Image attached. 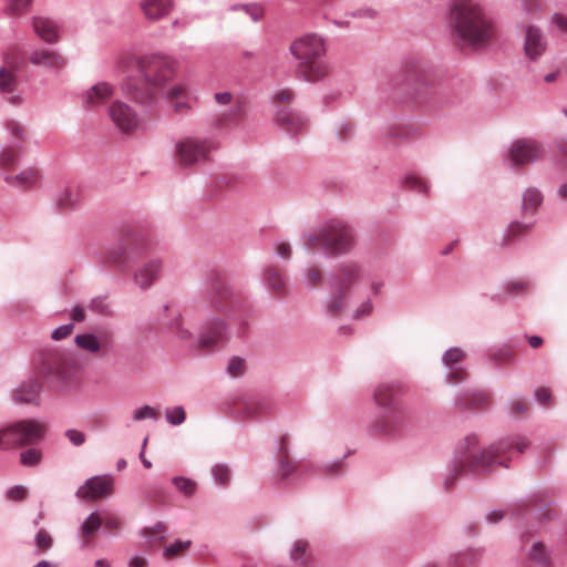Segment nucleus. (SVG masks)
<instances>
[{"mask_svg":"<svg viewBox=\"0 0 567 567\" xmlns=\"http://www.w3.org/2000/svg\"><path fill=\"white\" fill-rule=\"evenodd\" d=\"M528 446L529 441L526 437L516 435L482 447L476 434H467L456 445L454 457L443 478V488L451 491L462 475H482L498 465L508 467L509 456L513 453H523Z\"/></svg>","mask_w":567,"mask_h":567,"instance_id":"f257e3e1","label":"nucleus"},{"mask_svg":"<svg viewBox=\"0 0 567 567\" xmlns=\"http://www.w3.org/2000/svg\"><path fill=\"white\" fill-rule=\"evenodd\" d=\"M451 20L458 35L470 44H484L493 35L492 23L475 0H454Z\"/></svg>","mask_w":567,"mask_h":567,"instance_id":"f03ea898","label":"nucleus"},{"mask_svg":"<svg viewBox=\"0 0 567 567\" xmlns=\"http://www.w3.org/2000/svg\"><path fill=\"white\" fill-rule=\"evenodd\" d=\"M34 372L54 390L74 388L82 374V367L76 357H38L33 363Z\"/></svg>","mask_w":567,"mask_h":567,"instance_id":"7ed1b4c3","label":"nucleus"},{"mask_svg":"<svg viewBox=\"0 0 567 567\" xmlns=\"http://www.w3.org/2000/svg\"><path fill=\"white\" fill-rule=\"evenodd\" d=\"M352 244V230L341 221H332L326 225L317 233L306 236L305 240L307 248H321L331 255L347 251Z\"/></svg>","mask_w":567,"mask_h":567,"instance_id":"20e7f679","label":"nucleus"},{"mask_svg":"<svg viewBox=\"0 0 567 567\" xmlns=\"http://www.w3.org/2000/svg\"><path fill=\"white\" fill-rule=\"evenodd\" d=\"M45 423L24 419L0 430V449L20 447L41 442L45 437Z\"/></svg>","mask_w":567,"mask_h":567,"instance_id":"39448f33","label":"nucleus"},{"mask_svg":"<svg viewBox=\"0 0 567 567\" xmlns=\"http://www.w3.org/2000/svg\"><path fill=\"white\" fill-rule=\"evenodd\" d=\"M557 512L551 507V503H544L537 497H532L515 513V522L522 529L520 539L524 543L529 535L544 528L545 525L556 519Z\"/></svg>","mask_w":567,"mask_h":567,"instance_id":"423d86ee","label":"nucleus"},{"mask_svg":"<svg viewBox=\"0 0 567 567\" xmlns=\"http://www.w3.org/2000/svg\"><path fill=\"white\" fill-rule=\"evenodd\" d=\"M412 426V416L405 406L381 412L369 424V432L382 437H399Z\"/></svg>","mask_w":567,"mask_h":567,"instance_id":"0eeeda50","label":"nucleus"},{"mask_svg":"<svg viewBox=\"0 0 567 567\" xmlns=\"http://www.w3.org/2000/svg\"><path fill=\"white\" fill-rule=\"evenodd\" d=\"M302 476L301 463L290 457L288 437L282 436L276 447L272 478L276 483L287 486L301 481Z\"/></svg>","mask_w":567,"mask_h":567,"instance_id":"6e6552de","label":"nucleus"},{"mask_svg":"<svg viewBox=\"0 0 567 567\" xmlns=\"http://www.w3.org/2000/svg\"><path fill=\"white\" fill-rule=\"evenodd\" d=\"M276 408L277 402L275 399L266 394H236L231 398V401L225 403V410L251 417L270 413L276 410Z\"/></svg>","mask_w":567,"mask_h":567,"instance_id":"1a4fd4ad","label":"nucleus"},{"mask_svg":"<svg viewBox=\"0 0 567 567\" xmlns=\"http://www.w3.org/2000/svg\"><path fill=\"white\" fill-rule=\"evenodd\" d=\"M214 145L208 140L188 137L176 144L175 156L179 166L189 167L207 161Z\"/></svg>","mask_w":567,"mask_h":567,"instance_id":"9d476101","label":"nucleus"},{"mask_svg":"<svg viewBox=\"0 0 567 567\" xmlns=\"http://www.w3.org/2000/svg\"><path fill=\"white\" fill-rule=\"evenodd\" d=\"M173 74L174 70L169 63H155L148 69L146 73V81L147 85L150 86L147 91L144 92L137 89H128L127 92L135 101L146 103L155 96L154 90L164 87V85L173 78Z\"/></svg>","mask_w":567,"mask_h":567,"instance_id":"9b49d317","label":"nucleus"},{"mask_svg":"<svg viewBox=\"0 0 567 567\" xmlns=\"http://www.w3.org/2000/svg\"><path fill=\"white\" fill-rule=\"evenodd\" d=\"M403 391L400 382H382L374 388L372 400L381 412L398 409L404 406L400 401Z\"/></svg>","mask_w":567,"mask_h":567,"instance_id":"f8f14e48","label":"nucleus"},{"mask_svg":"<svg viewBox=\"0 0 567 567\" xmlns=\"http://www.w3.org/2000/svg\"><path fill=\"white\" fill-rule=\"evenodd\" d=\"M114 478L111 475H95L87 478L75 495L86 501L106 497L112 494Z\"/></svg>","mask_w":567,"mask_h":567,"instance_id":"ddd939ff","label":"nucleus"},{"mask_svg":"<svg viewBox=\"0 0 567 567\" xmlns=\"http://www.w3.org/2000/svg\"><path fill=\"white\" fill-rule=\"evenodd\" d=\"M540 145L529 138L515 141L509 150V158L516 166H523L543 157Z\"/></svg>","mask_w":567,"mask_h":567,"instance_id":"4468645a","label":"nucleus"},{"mask_svg":"<svg viewBox=\"0 0 567 567\" xmlns=\"http://www.w3.org/2000/svg\"><path fill=\"white\" fill-rule=\"evenodd\" d=\"M290 50L293 56L301 62L319 59L326 51L322 39L313 34L295 41Z\"/></svg>","mask_w":567,"mask_h":567,"instance_id":"2eb2a0df","label":"nucleus"},{"mask_svg":"<svg viewBox=\"0 0 567 567\" xmlns=\"http://www.w3.org/2000/svg\"><path fill=\"white\" fill-rule=\"evenodd\" d=\"M489 398V393L485 390L467 389L456 394L454 405L462 411L478 412L487 408Z\"/></svg>","mask_w":567,"mask_h":567,"instance_id":"dca6fc26","label":"nucleus"},{"mask_svg":"<svg viewBox=\"0 0 567 567\" xmlns=\"http://www.w3.org/2000/svg\"><path fill=\"white\" fill-rule=\"evenodd\" d=\"M109 112L111 120L121 132L132 133L137 128V115L127 104L116 101L111 105Z\"/></svg>","mask_w":567,"mask_h":567,"instance_id":"f3484780","label":"nucleus"},{"mask_svg":"<svg viewBox=\"0 0 567 567\" xmlns=\"http://www.w3.org/2000/svg\"><path fill=\"white\" fill-rule=\"evenodd\" d=\"M465 357H442L444 377L449 384H458L467 379Z\"/></svg>","mask_w":567,"mask_h":567,"instance_id":"a211bd4d","label":"nucleus"},{"mask_svg":"<svg viewBox=\"0 0 567 567\" xmlns=\"http://www.w3.org/2000/svg\"><path fill=\"white\" fill-rule=\"evenodd\" d=\"M41 384L33 378L22 382L14 390L13 400L19 404L40 405Z\"/></svg>","mask_w":567,"mask_h":567,"instance_id":"6ab92c4d","label":"nucleus"},{"mask_svg":"<svg viewBox=\"0 0 567 567\" xmlns=\"http://www.w3.org/2000/svg\"><path fill=\"white\" fill-rule=\"evenodd\" d=\"M167 102L177 114L187 113L192 109V99L188 87L184 83L174 84L167 91Z\"/></svg>","mask_w":567,"mask_h":567,"instance_id":"aec40b11","label":"nucleus"},{"mask_svg":"<svg viewBox=\"0 0 567 567\" xmlns=\"http://www.w3.org/2000/svg\"><path fill=\"white\" fill-rule=\"evenodd\" d=\"M546 50V41L539 29L528 25L525 31L524 51L528 59L537 60Z\"/></svg>","mask_w":567,"mask_h":567,"instance_id":"412c9836","label":"nucleus"},{"mask_svg":"<svg viewBox=\"0 0 567 567\" xmlns=\"http://www.w3.org/2000/svg\"><path fill=\"white\" fill-rule=\"evenodd\" d=\"M298 74L308 82H317L326 78L329 73L328 65L318 60L300 62L297 68Z\"/></svg>","mask_w":567,"mask_h":567,"instance_id":"4be33fe9","label":"nucleus"},{"mask_svg":"<svg viewBox=\"0 0 567 567\" xmlns=\"http://www.w3.org/2000/svg\"><path fill=\"white\" fill-rule=\"evenodd\" d=\"M162 269L161 261L157 259H152L142 266H140L134 275L135 284L142 289H146L152 286V284L156 280L159 271Z\"/></svg>","mask_w":567,"mask_h":567,"instance_id":"5701e85b","label":"nucleus"},{"mask_svg":"<svg viewBox=\"0 0 567 567\" xmlns=\"http://www.w3.org/2000/svg\"><path fill=\"white\" fill-rule=\"evenodd\" d=\"M276 122L291 134L300 133L307 127V121L300 114L288 109L277 112Z\"/></svg>","mask_w":567,"mask_h":567,"instance_id":"b1692460","label":"nucleus"},{"mask_svg":"<svg viewBox=\"0 0 567 567\" xmlns=\"http://www.w3.org/2000/svg\"><path fill=\"white\" fill-rule=\"evenodd\" d=\"M225 329L223 322L213 323L199 338V350L212 351L224 342Z\"/></svg>","mask_w":567,"mask_h":567,"instance_id":"393cba45","label":"nucleus"},{"mask_svg":"<svg viewBox=\"0 0 567 567\" xmlns=\"http://www.w3.org/2000/svg\"><path fill=\"white\" fill-rule=\"evenodd\" d=\"M34 32L45 42L54 43L59 40V28L58 24L43 17L33 18Z\"/></svg>","mask_w":567,"mask_h":567,"instance_id":"a878e982","label":"nucleus"},{"mask_svg":"<svg viewBox=\"0 0 567 567\" xmlns=\"http://www.w3.org/2000/svg\"><path fill=\"white\" fill-rule=\"evenodd\" d=\"M30 61L35 65L51 69H61L65 65V59L53 50L34 51Z\"/></svg>","mask_w":567,"mask_h":567,"instance_id":"bb28decb","label":"nucleus"},{"mask_svg":"<svg viewBox=\"0 0 567 567\" xmlns=\"http://www.w3.org/2000/svg\"><path fill=\"white\" fill-rule=\"evenodd\" d=\"M290 559L299 566H307L312 561L313 553L306 539H296L289 550Z\"/></svg>","mask_w":567,"mask_h":567,"instance_id":"cd10ccee","label":"nucleus"},{"mask_svg":"<svg viewBox=\"0 0 567 567\" xmlns=\"http://www.w3.org/2000/svg\"><path fill=\"white\" fill-rule=\"evenodd\" d=\"M359 276L360 269L357 265H344L340 268V274L336 278L334 288L349 293Z\"/></svg>","mask_w":567,"mask_h":567,"instance_id":"c85d7f7f","label":"nucleus"},{"mask_svg":"<svg viewBox=\"0 0 567 567\" xmlns=\"http://www.w3.org/2000/svg\"><path fill=\"white\" fill-rule=\"evenodd\" d=\"M141 7L147 19L157 20L169 12L172 0H143Z\"/></svg>","mask_w":567,"mask_h":567,"instance_id":"c756f323","label":"nucleus"},{"mask_svg":"<svg viewBox=\"0 0 567 567\" xmlns=\"http://www.w3.org/2000/svg\"><path fill=\"white\" fill-rule=\"evenodd\" d=\"M4 181L16 187L29 188L37 185L40 181V173L34 167L23 169L20 174L6 176Z\"/></svg>","mask_w":567,"mask_h":567,"instance_id":"7c9ffc66","label":"nucleus"},{"mask_svg":"<svg viewBox=\"0 0 567 567\" xmlns=\"http://www.w3.org/2000/svg\"><path fill=\"white\" fill-rule=\"evenodd\" d=\"M528 559L536 567H550L553 563L551 550L542 542H534L527 553Z\"/></svg>","mask_w":567,"mask_h":567,"instance_id":"2f4dec72","label":"nucleus"},{"mask_svg":"<svg viewBox=\"0 0 567 567\" xmlns=\"http://www.w3.org/2000/svg\"><path fill=\"white\" fill-rule=\"evenodd\" d=\"M112 93V87L107 83H97L86 92L85 104L90 107L97 106L107 101Z\"/></svg>","mask_w":567,"mask_h":567,"instance_id":"473e14b6","label":"nucleus"},{"mask_svg":"<svg viewBox=\"0 0 567 567\" xmlns=\"http://www.w3.org/2000/svg\"><path fill=\"white\" fill-rule=\"evenodd\" d=\"M349 293L333 287L331 296L326 305L327 313L331 317L340 316L347 308Z\"/></svg>","mask_w":567,"mask_h":567,"instance_id":"72a5a7b5","label":"nucleus"},{"mask_svg":"<svg viewBox=\"0 0 567 567\" xmlns=\"http://www.w3.org/2000/svg\"><path fill=\"white\" fill-rule=\"evenodd\" d=\"M244 104L240 100H236L235 103H231L230 110L228 112L223 113L214 121V126L217 128H221L227 126L230 123L241 118L244 116Z\"/></svg>","mask_w":567,"mask_h":567,"instance_id":"f704fd0d","label":"nucleus"},{"mask_svg":"<svg viewBox=\"0 0 567 567\" xmlns=\"http://www.w3.org/2000/svg\"><path fill=\"white\" fill-rule=\"evenodd\" d=\"M79 204V195L76 190L65 188L55 197V206L60 212H68L75 208Z\"/></svg>","mask_w":567,"mask_h":567,"instance_id":"c9c22d12","label":"nucleus"},{"mask_svg":"<svg viewBox=\"0 0 567 567\" xmlns=\"http://www.w3.org/2000/svg\"><path fill=\"white\" fill-rule=\"evenodd\" d=\"M267 282L270 291L278 296L284 297L288 292L287 284L285 279L282 278L279 270L275 268H269L267 270Z\"/></svg>","mask_w":567,"mask_h":567,"instance_id":"e433bc0d","label":"nucleus"},{"mask_svg":"<svg viewBox=\"0 0 567 567\" xmlns=\"http://www.w3.org/2000/svg\"><path fill=\"white\" fill-rule=\"evenodd\" d=\"M102 526V519L99 513L92 512L80 526L81 536L85 537L87 540L90 537L100 529Z\"/></svg>","mask_w":567,"mask_h":567,"instance_id":"4c0bfd02","label":"nucleus"},{"mask_svg":"<svg viewBox=\"0 0 567 567\" xmlns=\"http://www.w3.org/2000/svg\"><path fill=\"white\" fill-rule=\"evenodd\" d=\"M175 488L185 497H192L197 491V483L193 478L186 476H175L172 480Z\"/></svg>","mask_w":567,"mask_h":567,"instance_id":"58836bf2","label":"nucleus"},{"mask_svg":"<svg viewBox=\"0 0 567 567\" xmlns=\"http://www.w3.org/2000/svg\"><path fill=\"white\" fill-rule=\"evenodd\" d=\"M210 474L214 483L219 486H227L231 478V471L225 463H217L212 466Z\"/></svg>","mask_w":567,"mask_h":567,"instance_id":"ea45409f","label":"nucleus"},{"mask_svg":"<svg viewBox=\"0 0 567 567\" xmlns=\"http://www.w3.org/2000/svg\"><path fill=\"white\" fill-rule=\"evenodd\" d=\"M543 202V196L538 189L527 188L523 194L524 212L535 213Z\"/></svg>","mask_w":567,"mask_h":567,"instance_id":"a19ab883","label":"nucleus"},{"mask_svg":"<svg viewBox=\"0 0 567 567\" xmlns=\"http://www.w3.org/2000/svg\"><path fill=\"white\" fill-rule=\"evenodd\" d=\"M530 227L532 225L528 224H522L518 221L512 223L503 237V245L507 246L517 238L525 236L529 231Z\"/></svg>","mask_w":567,"mask_h":567,"instance_id":"79ce46f5","label":"nucleus"},{"mask_svg":"<svg viewBox=\"0 0 567 567\" xmlns=\"http://www.w3.org/2000/svg\"><path fill=\"white\" fill-rule=\"evenodd\" d=\"M42 456L40 449L29 447L20 453V463L27 467H34L41 463Z\"/></svg>","mask_w":567,"mask_h":567,"instance_id":"37998d69","label":"nucleus"},{"mask_svg":"<svg viewBox=\"0 0 567 567\" xmlns=\"http://www.w3.org/2000/svg\"><path fill=\"white\" fill-rule=\"evenodd\" d=\"M247 364L244 357H230L226 365V373L230 378H240L246 373Z\"/></svg>","mask_w":567,"mask_h":567,"instance_id":"c03bdc74","label":"nucleus"},{"mask_svg":"<svg viewBox=\"0 0 567 567\" xmlns=\"http://www.w3.org/2000/svg\"><path fill=\"white\" fill-rule=\"evenodd\" d=\"M34 544L37 547V554H43L52 548L53 538L45 529L41 528L34 536Z\"/></svg>","mask_w":567,"mask_h":567,"instance_id":"a18cd8bd","label":"nucleus"},{"mask_svg":"<svg viewBox=\"0 0 567 567\" xmlns=\"http://www.w3.org/2000/svg\"><path fill=\"white\" fill-rule=\"evenodd\" d=\"M165 419L171 425L178 426L186 420L185 409L182 405L167 408L165 410Z\"/></svg>","mask_w":567,"mask_h":567,"instance_id":"49530a36","label":"nucleus"},{"mask_svg":"<svg viewBox=\"0 0 567 567\" xmlns=\"http://www.w3.org/2000/svg\"><path fill=\"white\" fill-rule=\"evenodd\" d=\"M347 457V455L342 456L341 458H337L333 461L324 462L320 465V470L328 476H340L343 474V461Z\"/></svg>","mask_w":567,"mask_h":567,"instance_id":"de8ad7c7","label":"nucleus"},{"mask_svg":"<svg viewBox=\"0 0 567 567\" xmlns=\"http://www.w3.org/2000/svg\"><path fill=\"white\" fill-rule=\"evenodd\" d=\"M166 525L163 522H157L153 527H145L141 530L142 537L146 539L147 543L152 544L156 540H163L164 536H157V534L165 532Z\"/></svg>","mask_w":567,"mask_h":567,"instance_id":"09e8293b","label":"nucleus"},{"mask_svg":"<svg viewBox=\"0 0 567 567\" xmlns=\"http://www.w3.org/2000/svg\"><path fill=\"white\" fill-rule=\"evenodd\" d=\"M233 10L245 12L252 21H259L264 17V8L257 3L238 4Z\"/></svg>","mask_w":567,"mask_h":567,"instance_id":"8fccbe9b","label":"nucleus"},{"mask_svg":"<svg viewBox=\"0 0 567 567\" xmlns=\"http://www.w3.org/2000/svg\"><path fill=\"white\" fill-rule=\"evenodd\" d=\"M192 545V540H176L175 543L166 546L163 550V555L165 558L175 557L185 550H187Z\"/></svg>","mask_w":567,"mask_h":567,"instance_id":"3c124183","label":"nucleus"},{"mask_svg":"<svg viewBox=\"0 0 567 567\" xmlns=\"http://www.w3.org/2000/svg\"><path fill=\"white\" fill-rule=\"evenodd\" d=\"M19 152L12 147L6 148L0 155V166L4 169L14 167L19 159Z\"/></svg>","mask_w":567,"mask_h":567,"instance_id":"603ef678","label":"nucleus"},{"mask_svg":"<svg viewBox=\"0 0 567 567\" xmlns=\"http://www.w3.org/2000/svg\"><path fill=\"white\" fill-rule=\"evenodd\" d=\"M76 344L90 352H96L100 350V343L97 339L92 334H82L75 338Z\"/></svg>","mask_w":567,"mask_h":567,"instance_id":"864d4df0","label":"nucleus"},{"mask_svg":"<svg viewBox=\"0 0 567 567\" xmlns=\"http://www.w3.org/2000/svg\"><path fill=\"white\" fill-rule=\"evenodd\" d=\"M16 84L14 75L3 66H0V91L11 92L14 90Z\"/></svg>","mask_w":567,"mask_h":567,"instance_id":"5fc2aeb1","label":"nucleus"},{"mask_svg":"<svg viewBox=\"0 0 567 567\" xmlns=\"http://www.w3.org/2000/svg\"><path fill=\"white\" fill-rule=\"evenodd\" d=\"M508 413L513 416L524 414L528 410V405L519 398H513L507 402Z\"/></svg>","mask_w":567,"mask_h":567,"instance_id":"6e6d98bb","label":"nucleus"},{"mask_svg":"<svg viewBox=\"0 0 567 567\" xmlns=\"http://www.w3.org/2000/svg\"><path fill=\"white\" fill-rule=\"evenodd\" d=\"M145 419L157 421V412L150 405H143L133 413V420L138 422Z\"/></svg>","mask_w":567,"mask_h":567,"instance_id":"4d7b16f0","label":"nucleus"},{"mask_svg":"<svg viewBox=\"0 0 567 567\" xmlns=\"http://www.w3.org/2000/svg\"><path fill=\"white\" fill-rule=\"evenodd\" d=\"M323 275L320 268L311 267L306 275V284L308 287H318L322 284Z\"/></svg>","mask_w":567,"mask_h":567,"instance_id":"13d9d810","label":"nucleus"},{"mask_svg":"<svg viewBox=\"0 0 567 567\" xmlns=\"http://www.w3.org/2000/svg\"><path fill=\"white\" fill-rule=\"evenodd\" d=\"M28 489L23 485H14L7 491V497L13 502H21L27 497Z\"/></svg>","mask_w":567,"mask_h":567,"instance_id":"bf43d9fd","label":"nucleus"},{"mask_svg":"<svg viewBox=\"0 0 567 567\" xmlns=\"http://www.w3.org/2000/svg\"><path fill=\"white\" fill-rule=\"evenodd\" d=\"M65 436L74 446H81L86 441V435L83 432L73 429L66 430Z\"/></svg>","mask_w":567,"mask_h":567,"instance_id":"052dcab7","label":"nucleus"},{"mask_svg":"<svg viewBox=\"0 0 567 567\" xmlns=\"http://www.w3.org/2000/svg\"><path fill=\"white\" fill-rule=\"evenodd\" d=\"M30 4V0H11L9 11L13 16L23 14Z\"/></svg>","mask_w":567,"mask_h":567,"instance_id":"680f3d73","label":"nucleus"},{"mask_svg":"<svg viewBox=\"0 0 567 567\" xmlns=\"http://www.w3.org/2000/svg\"><path fill=\"white\" fill-rule=\"evenodd\" d=\"M534 398L543 406H547L551 401L550 391L546 388H537L534 392Z\"/></svg>","mask_w":567,"mask_h":567,"instance_id":"e2e57ef3","label":"nucleus"},{"mask_svg":"<svg viewBox=\"0 0 567 567\" xmlns=\"http://www.w3.org/2000/svg\"><path fill=\"white\" fill-rule=\"evenodd\" d=\"M405 185L410 188L416 189L419 192L426 193L427 192V185L423 179L416 176H409L405 178Z\"/></svg>","mask_w":567,"mask_h":567,"instance_id":"0e129e2a","label":"nucleus"},{"mask_svg":"<svg viewBox=\"0 0 567 567\" xmlns=\"http://www.w3.org/2000/svg\"><path fill=\"white\" fill-rule=\"evenodd\" d=\"M372 308L373 307H372L371 301H364L353 312V315H352L353 319L359 320L363 317L369 316L372 311Z\"/></svg>","mask_w":567,"mask_h":567,"instance_id":"69168bd1","label":"nucleus"},{"mask_svg":"<svg viewBox=\"0 0 567 567\" xmlns=\"http://www.w3.org/2000/svg\"><path fill=\"white\" fill-rule=\"evenodd\" d=\"M72 331H73L72 323L61 326L52 332V339L62 340V339L69 337L72 333Z\"/></svg>","mask_w":567,"mask_h":567,"instance_id":"338daca9","label":"nucleus"},{"mask_svg":"<svg viewBox=\"0 0 567 567\" xmlns=\"http://www.w3.org/2000/svg\"><path fill=\"white\" fill-rule=\"evenodd\" d=\"M293 92L290 89H284L277 92L274 96L276 102L289 103L293 100Z\"/></svg>","mask_w":567,"mask_h":567,"instance_id":"774afa93","label":"nucleus"}]
</instances>
